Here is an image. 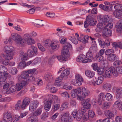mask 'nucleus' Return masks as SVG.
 <instances>
[{
    "label": "nucleus",
    "instance_id": "nucleus-1",
    "mask_svg": "<svg viewBox=\"0 0 122 122\" xmlns=\"http://www.w3.org/2000/svg\"><path fill=\"white\" fill-rule=\"evenodd\" d=\"M67 39L62 38L60 41V43L62 44H64L65 45L62 48L61 51V56H57L58 59L61 62L66 61V58L69 56L68 48H72V46L68 42H66Z\"/></svg>",
    "mask_w": 122,
    "mask_h": 122
},
{
    "label": "nucleus",
    "instance_id": "nucleus-2",
    "mask_svg": "<svg viewBox=\"0 0 122 122\" xmlns=\"http://www.w3.org/2000/svg\"><path fill=\"white\" fill-rule=\"evenodd\" d=\"M70 70L69 68H67L64 70L61 73L60 76L57 78L56 80V85L58 86L59 84L58 83L61 82V80L62 79L66 80L67 78V76L69 75L70 73Z\"/></svg>",
    "mask_w": 122,
    "mask_h": 122
},
{
    "label": "nucleus",
    "instance_id": "nucleus-3",
    "mask_svg": "<svg viewBox=\"0 0 122 122\" xmlns=\"http://www.w3.org/2000/svg\"><path fill=\"white\" fill-rule=\"evenodd\" d=\"M86 57L87 59H84V58L81 57V55L79 56L76 59L77 61L79 62L82 61L83 63H86L92 61L91 59L93 58L92 53L91 51H88L86 53Z\"/></svg>",
    "mask_w": 122,
    "mask_h": 122
},
{
    "label": "nucleus",
    "instance_id": "nucleus-4",
    "mask_svg": "<svg viewBox=\"0 0 122 122\" xmlns=\"http://www.w3.org/2000/svg\"><path fill=\"white\" fill-rule=\"evenodd\" d=\"M4 52L6 54L7 59H12L13 56L14 54L13 52L14 48L12 46H5L4 49Z\"/></svg>",
    "mask_w": 122,
    "mask_h": 122
},
{
    "label": "nucleus",
    "instance_id": "nucleus-5",
    "mask_svg": "<svg viewBox=\"0 0 122 122\" xmlns=\"http://www.w3.org/2000/svg\"><path fill=\"white\" fill-rule=\"evenodd\" d=\"M81 92V88L80 87H79L76 89H73L72 90L71 93V96L75 98L76 96H78L81 100L82 101L80 97L79 94Z\"/></svg>",
    "mask_w": 122,
    "mask_h": 122
},
{
    "label": "nucleus",
    "instance_id": "nucleus-6",
    "mask_svg": "<svg viewBox=\"0 0 122 122\" xmlns=\"http://www.w3.org/2000/svg\"><path fill=\"white\" fill-rule=\"evenodd\" d=\"M72 115L74 118H76L77 120L79 121L81 119L83 114L81 112V110H78L77 112L75 111L73 112Z\"/></svg>",
    "mask_w": 122,
    "mask_h": 122
},
{
    "label": "nucleus",
    "instance_id": "nucleus-7",
    "mask_svg": "<svg viewBox=\"0 0 122 122\" xmlns=\"http://www.w3.org/2000/svg\"><path fill=\"white\" fill-rule=\"evenodd\" d=\"M98 21L100 23H102L106 24V23L109 22V17L108 16H98Z\"/></svg>",
    "mask_w": 122,
    "mask_h": 122
},
{
    "label": "nucleus",
    "instance_id": "nucleus-8",
    "mask_svg": "<svg viewBox=\"0 0 122 122\" xmlns=\"http://www.w3.org/2000/svg\"><path fill=\"white\" fill-rule=\"evenodd\" d=\"M4 120L0 121V122H11L12 121V118L10 113L7 112L5 113L3 115Z\"/></svg>",
    "mask_w": 122,
    "mask_h": 122
},
{
    "label": "nucleus",
    "instance_id": "nucleus-9",
    "mask_svg": "<svg viewBox=\"0 0 122 122\" xmlns=\"http://www.w3.org/2000/svg\"><path fill=\"white\" fill-rule=\"evenodd\" d=\"M39 102L37 101H32L29 106V110L31 112L35 110L37 108L39 105Z\"/></svg>",
    "mask_w": 122,
    "mask_h": 122
},
{
    "label": "nucleus",
    "instance_id": "nucleus-10",
    "mask_svg": "<svg viewBox=\"0 0 122 122\" xmlns=\"http://www.w3.org/2000/svg\"><path fill=\"white\" fill-rule=\"evenodd\" d=\"M112 70H113V75L117 76L118 73L120 74H122V66H119L116 68V69L114 67H112Z\"/></svg>",
    "mask_w": 122,
    "mask_h": 122
},
{
    "label": "nucleus",
    "instance_id": "nucleus-11",
    "mask_svg": "<svg viewBox=\"0 0 122 122\" xmlns=\"http://www.w3.org/2000/svg\"><path fill=\"white\" fill-rule=\"evenodd\" d=\"M86 20L88 21L89 25L91 26L95 25L97 22L96 20L94 19L91 16H87L86 18Z\"/></svg>",
    "mask_w": 122,
    "mask_h": 122
},
{
    "label": "nucleus",
    "instance_id": "nucleus-12",
    "mask_svg": "<svg viewBox=\"0 0 122 122\" xmlns=\"http://www.w3.org/2000/svg\"><path fill=\"white\" fill-rule=\"evenodd\" d=\"M112 67L113 66H111L110 68H107L106 69V70L105 71V73L104 74V76L106 78H110L111 76L112 73L113 75V70H112Z\"/></svg>",
    "mask_w": 122,
    "mask_h": 122
},
{
    "label": "nucleus",
    "instance_id": "nucleus-13",
    "mask_svg": "<svg viewBox=\"0 0 122 122\" xmlns=\"http://www.w3.org/2000/svg\"><path fill=\"white\" fill-rule=\"evenodd\" d=\"M30 102V100L28 97H26L23 100L21 103V109H24L27 106Z\"/></svg>",
    "mask_w": 122,
    "mask_h": 122
},
{
    "label": "nucleus",
    "instance_id": "nucleus-14",
    "mask_svg": "<svg viewBox=\"0 0 122 122\" xmlns=\"http://www.w3.org/2000/svg\"><path fill=\"white\" fill-rule=\"evenodd\" d=\"M69 114L68 112L63 113L61 114V119L62 122H69L68 120Z\"/></svg>",
    "mask_w": 122,
    "mask_h": 122
},
{
    "label": "nucleus",
    "instance_id": "nucleus-15",
    "mask_svg": "<svg viewBox=\"0 0 122 122\" xmlns=\"http://www.w3.org/2000/svg\"><path fill=\"white\" fill-rule=\"evenodd\" d=\"M116 27L117 31L119 33H122V19L118 21L117 23Z\"/></svg>",
    "mask_w": 122,
    "mask_h": 122
},
{
    "label": "nucleus",
    "instance_id": "nucleus-16",
    "mask_svg": "<svg viewBox=\"0 0 122 122\" xmlns=\"http://www.w3.org/2000/svg\"><path fill=\"white\" fill-rule=\"evenodd\" d=\"M90 99H87L83 101L82 102V105L85 108L88 109H90L91 105L90 103Z\"/></svg>",
    "mask_w": 122,
    "mask_h": 122
},
{
    "label": "nucleus",
    "instance_id": "nucleus-17",
    "mask_svg": "<svg viewBox=\"0 0 122 122\" xmlns=\"http://www.w3.org/2000/svg\"><path fill=\"white\" fill-rule=\"evenodd\" d=\"M103 36L104 37L110 36L111 35L112 31L111 30L104 28L102 31Z\"/></svg>",
    "mask_w": 122,
    "mask_h": 122
},
{
    "label": "nucleus",
    "instance_id": "nucleus-18",
    "mask_svg": "<svg viewBox=\"0 0 122 122\" xmlns=\"http://www.w3.org/2000/svg\"><path fill=\"white\" fill-rule=\"evenodd\" d=\"M59 42L57 41H55L54 42H51L50 45L51 49L55 50H57L59 48L58 44Z\"/></svg>",
    "mask_w": 122,
    "mask_h": 122
},
{
    "label": "nucleus",
    "instance_id": "nucleus-19",
    "mask_svg": "<svg viewBox=\"0 0 122 122\" xmlns=\"http://www.w3.org/2000/svg\"><path fill=\"white\" fill-rule=\"evenodd\" d=\"M48 101H49L51 103L58 102H59L58 97L54 95H52L51 98H49Z\"/></svg>",
    "mask_w": 122,
    "mask_h": 122
},
{
    "label": "nucleus",
    "instance_id": "nucleus-20",
    "mask_svg": "<svg viewBox=\"0 0 122 122\" xmlns=\"http://www.w3.org/2000/svg\"><path fill=\"white\" fill-rule=\"evenodd\" d=\"M19 57L22 60L25 61L27 59L28 55L27 53L26 54L23 51H21L20 52Z\"/></svg>",
    "mask_w": 122,
    "mask_h": 122
},
{
    "label": "nucleus",
    "instance_id": "nucleus-21",
    "mask_svg": "<svg viewBox=\"0 0 122 122\" xmlns=\"http://www.w3.org/2000/svg\"><path fill=\"white\" fill-rule=\"evenodd\" d=\"M89 38V36L88 35H86L84 36H82L78 38V40L79 41L85 43L88 42Z\"/></svg>",
    "mask_w": 122,
    "mask_h": 122
},
{
    "label": "nucleus",
    "instance_id": "nucleus-22",
    "mask_svg": "<svg viewBox=\"0 0 122 122\" xmlns=\"http://www.w3.org/2000/svg\"><path fill=\"white\" fill-rule=\"evenodd\" d=\"M104 114L105 116L107 117V118H109V119H112L114 116V114L109 110H106L104 112Z\"/></svg>",
    "mask_w": 122,
    "mask_h": 122
},
{
    "label": "nucleus",
    "instance_id": "nucleus-23",
    "mask_svg": "<svg viewBox=\"0 0 122 122\" xmlns=\"http://www.w3.org/2000/svg\"><path fill=\"white\" fill-rule=\"evenodd\" d=\"M117 56L116 55L112 53L109 56H108L107 58L109 61H113L117 60Z\"/></svg>",
    "mask_w": 122,
    "mask_h": 122
},
{
    "label": "nucleus",
    "instance_id": "nucleus-24",
    "mask_svg": "<svg viewBox=\"0 0 122 122\" xmlns=\"http://www.w3.org/2000/svg\"><path fill=\"white\" fill-rule=\"evenodd\" d=\"M25 72H27L28 74L30 75L33 76L36 74L37 73V71L35 68L30 69L25 71Z\"/></svg>",
    "mask_w": 122,
    "mask_h": 122
},
{
    "label": "nucleus",
    "instance_id": "nucleus-25",
    "mask_svg": "<svg viewBox=\"0 0 122 122\" xmlns=\"http://www.w3.org/2000/svg\"><path fill=\"white\" fill-rule=\"evenodd\" d=\"M17 90L16 86L15 85L12 86L9 89L6 91V93L7 94H9L13 93Z\"/></svg>",
    "mask_w": 122,
    "mask_h": 122
},
{
    "label": "nucleus",
    "instance_id": "nucleus-26",
    "mask_svg": "<svg viewBox=\"0 0 122 122\" xmlns=\"http://www.w3.org/2000/svg\"><path fill=\"white\" fill-rule=\"evenodd\" d=\"M85 73L87 77L90 78H92L95 75L94 72L89 70H86Z\"/></svg>",
    "mask_w": 122,
    "mask_h": 122
},
{
    "label": "nucleus",
    "instance_id": "nucleus-27",
    "mask_svg": "<svg viewBox=\"0 0 122 122\" xmlns=\"http://www.w3.org/2000/svg\"><path fill=\"white\" fill-rule=\"evenodd\" d=\"M99 7L105 11L109 12L111 11V9H110L108 6L103 5L102 4H101L99 5Z\"/></svg>",
    "mask_w": 122,
    "mask_h": 122
},
{
    "label": "nucleus",
    "instance_id": "nucleus-28",
    "mask_svg": "<svg viewBox=\"0 0 122 122\" xmlns=\"http://www.w3.org/2000/svg\"><path fill=\"white\" fill-rule=\"evenodd\" d=\"M28 122H38L37 118L35 117L34 116H31L29 117L27 119Z\"/></svg>",
    "mask_w": 122,
    "mask_h": 122
},
{
    "label": "nucleus",
    "instance_id": "nucleus-29",
    "mask_svg": "<svg viewBox=\"0 0 122 122\" xmlns=\"http://www.w3.org/2000/svg\"><path fill=\"white\" fill-rule=\"evenodd\" d=\"M42 111V108H39L34 112L33 115L34 116H38L41 114Z\"/></svg>",
    "mask_w": 122,
    "mask_h": 122
},
{
    "label": "nucleus",
    "instance_id": "nucleus-30",
    "mask_svg": "<svg viewBox=\"0 0 122 122\" xmlns=\"http://www.w3.org/2000/svg\"><path fill=\"white\" fill-rule=\"evenodd\" d=\"M75 77L76 79L78 82H80L81 83L83 82V78L80 75L76 74L75 75Z\"/></svg>",
    "mask_w": 122,
    "mask_h": 122
},
{
    "label": "nucleus",
    "instance_id": "nucleus-31",
    "mask_svg": "<svg viewBox=\"0 0 122 122\" xmlns=\"http://www.w3.org/2000/svg\"><path fill=\"white\" fill-rule=\"evenodd\" d=\"M103 78L102 76L99 77L95 81L96 84L99 85L101 84L103 82Z\"/></svg>",
    "mask_w": 122,
    "mask_h": 122
},
{
    "label": "nucleus",
    "instance_id": "nucleus-32",
    "mask_svg": "<svg viewBox=\"0 0 122 122\" xmlns=\"http://www.w3.org/2000/svg\"><path fill=\"white\" fill-rule=\"evenodd\" d=\"M97 71L99 75H102L104 77V72L105 71V69L104 68L102 67H99L97 68Z\"/></svg>",
    "mask_w": 122,
    "mask_h": 122
},
{
    "label": "nucleus",
    "instance_id": "nucleus-33",
    "mask_svg": "<svg viewBox=\"0 0 122 122\" xmlns=\"http://www.w3.org/2000/svg\"><path fill=\"white\" fill-rule=\"evenodd\" d=\"M98 96L99 98L98 99V103H100V104L102 102L101 99L103 101L104 100L105 95L103 93H101Z\"/></svg>",
    "mask_w": 122,
    "mask_h": 122
},
{
    "label": "nucleus",
    "instance_id": "nucleus-34",
    "mask_svg": "<svg viewBox=\"0 0 122 122\" xmlns=\"http://www.w3.org/2000/svg\"><path fill=\"white\" fill-rule=\"evenodd\" d=\"M81 91L83 95L85 97L88 96L90 92L89 90L86 89L85 88H82Z\"/></svg>",
    "mask_w": 122,
    "mask_h": 122
},
{
    "label": "nucleus",
    "instance_id": "nucleus-35",
    "mask_svg": "<svg viewBox=\"0 0 122 122\" xmlns=\"http://www.w3.org/2000/svg\"><path fill=\"white\" fill-rule=\"evenodd\" d=\"M71 83L74 85L76 86H80L81 85V83L80 82H78L76 80H73L71 82Z\"/></svg>",
    "mask_w": 122,
    "mask_h": 122
},
{
    "label": "nucleus",
    "instance_id": "nucleus-36",
    "mask_svg": "<svg viewBox=\"0 0 122 122\" xmlns=\"http://www.w3.org/2000/svg\"><path fill=\"white\" fill-rule=\"evenodd\" d=\"M51 104L48 101H47L46 103L44 106V109L46 112L48 111L49 110L51 106Z\"/></svg>",
    "mask_w": 122,
    "mask_h": 122
},
{
    "label": "nucleus",
    "instance_id": "nucleus-37",
    "mask_svg": "<svg viewBox=\"0 0 122 122\" xmlns=\"http://www.w3.org/2000/svg\"><path fill=\"white\" fill-rule=\"evenodd\" d=\"M7 56H6L5 58V60H3V59H2V62H0V63H1L3 65H7L9 64V60L11 59H7Z\"/></svg>",
    "mask_w": 122,
    "mask_h": 122
},
{
    "label": "nucleus",
    "instance_id": "nucleus-38",
    "mask_svg": "<svg viewBox=\"0 0 122 122\" xmlns=\"http://www.w3.org/2000/svg\"><path fill=\"white\" fill-rule=\"evenodd\" d=\"M111 85L109 83H107L103 85V88L105 90L107 91H109L111 90Z\"/></svg>",
    "mask_w": 122,
    "mask_h": 122
},
{
    "label": "nucleus",
    "instance_id": "nucleus-39",
    "mask_svg": "<svg viewBox=\"0 0 122 122\" xmlns=\"http://www.w3.org/2000/svg\"><path fill=\"white\" fill-rule=\"evenodd\" d=\"M34 23L36 24L37 25H41L43 26V21L42 20H36L34 21Z\"/></svg>",
    "mask_w": 122,
    "mask_h": 122
},
{
    "label": "nucleus",
    "instance_id": "nucleus-40",
    "mask_svg": "<svg viewBox=\"0 0 122 122\" xmlns=\"http://www.w3.org/2000/svg\"><path fill=\"white\" fill-rule=\"evenodd\" d=\"M106 25L104 27V28L106 29L111 30L113 27V24L112 23H109L108 22L106 23Z\"/></svg>",
    "mask_w": 122,
    "mask_h": 122
},
{
    "label": "nucleus",
    "instance_id": "nucleus-41",
    "mask_svg": "<svg viewBox=\"0 0 122 122\" xmlns=\"http://www.w3.org/2000/svg\"><path fill=\"white\" fill-rule=\"evenodd\" d=\"M114 15H122V9L115 10L113 12Z\"/></svg>",
    "mask_w": 122,
    "mask_h": 122
},
{
    "label": "nucleus",
    "instance_id": "nucleus-42",
    "mask_svg": "<svg viewBox=\"0 0 122 122\" xmlns=\"http://www.w3.org/2000/svg\"><path fill=\"white\" fill-rule=\"evenodd\" d=\"M105 97L107 100L111 101L112 99V96L110 93H107Z\"/></svg>",
    "mask_w": 122,
    "mask_h": 122
},
{
    "label": "nucleus",
    "instance_id": "nucleus-43",
    "mask_svg": "<svg viewBox=\"0 0 122 122\" xmlns=\"http://www.w3.org/2000/svg\"><path fill=\"white\" fill-rule=\"evenodd\" d=\"M25 63V61H23L22 62H20L19 64L18 67L20 69L23 68L26 66Z\"/></svg>",
    "mask_w": 122,
    "mask_h": 122
},
{
    "label": "nucleus",
    "instance_id": "nucleus-44",
    "mask_svg": "<svg viewBox=\"0 0 122 122\" xmlns=\"http://www.w3.org/2000/svg\"><path fill=\"white\" fill-rule=\"evenodd\" d=\"M27 55L29 57H32L36 56L33 53V51L30 49H28L27 53Z\"/></svg>",
    "mask_w": 122,
    "mask_h": 122
},
{
    "label": "nucleus",
    "instance_id": "nucleus-45",
    "mask_svg": "<svg viewBox=\"0 0 122 122\" xmlns=\"http://www.w3.org/2000/svg\"><path fill=\"white\" fill-rule=\"evenodd\" d=\"M45 78L46 80H49L52 78V75L50 73H47L45 75Z\"/></svg>",
    "mask_w": 122,
    "mask_h": 122
},
{
    "label": "nucleus",
    "instance_id": "nucleus-46",
    "mask_svg": "<svg viewBox=\"0 0 122 122\" xmlns=\"http://www.w3.org/2000/svg\"><path fill=\"white\" fill-rule=\"evenodd\" d=\"M30 47L32 50V51H33L35 55L36 56L38 54L37 48L32 45Z\"/></svg>",
    "mask_w": 122,
    "mask_h": 122
},
{
    "label": "nucleus",
    "instance_id": "nucleus-47",
    "mask_svg": "<svg viewBox=\"0 0 122 122\" xmlns=\"http://www.w3.org/2000/svg\"><path fill=\"white\" fill-rule=\"evenodd\" d=\"M20 40L18 42L17 44L21 46H24L26 43V41L24 39H22L21 38Z\"/></svg>",
    "mask_w": 122,
    "mask_h": 122
},
{
    "label": "nucleus",
    "instance_id": "nucleus-48",
    "mask_svg": "<svg viewBox=\"0 0 122 122\" xmlns=\"http://www.w3.org/2000/svg\"><path fill=\"white\" fill-rule=\"evenodd\" d=\"M114 51L112 49H108L105 52V54L107 56H109L111 54H112L114 52Z\"/></svg>",
    "mask_w": 122,
    "mask_h": 122
},
{
    "label": "nucleus",
    "instance_id": "nucleus-49",
    "mask_svg": "<svg viewBox=\"0 0 122 122\" xmlns=\"http://www.w3.org/2000/svg\"><path fill=\"white\" fill-rule=\"evenodd\" d=\"M110 106V103L105 102L102 105V108L103 109H106L108 108Z\"/></svg>",
    "mask_w": 122,
    "mask_h": 122
},
{
    "label": "nucleus",
    "instance_id": "nucleus-50",
    "mask_svg": "<svg viewBox=\"0 0 122 122\" xmlns=\"http://www.w3.org/2000/svg\"><path fill=\"white\" fill-rule=\"evenodd\" d=\"M114 8L116 10H118L122 9V4L115 5Z\"/></svg>",
    "mask_w": 122,
    "mask_h": 122
},
{
    "label": "nucleus",
    "instance_id": "nucleus-51",
    "mask_svg": "<svg viewBox=\"0 0 122 122\" xmlns=\"http://www.w3.org/2000/svg\"><path fill=\"white\" fill-rule=\"evenodd\" d=\"M88 115L91 117H93L95 116L94 112L92 110H89L88 112Z\"/></svg>",
    "mask_w": 122,
    "mask_h": 122
},
{
    "label": "nucleus",
    "instance_id": "nucleus-52",
    "mask_svg": "<svg viewBox=\"0 0 122 122\" xmlns=\"http://www.w3.org/2000/svg\"><path fill=\"white\" fill-rule=\"evenodd\" d=\"M98 41L99 45L101 47L103 48L104 41L101 38H99L98 39Z\"/></svg>",
    "mask_w": 122,
    "mask_h": 122
},
{
    "label": "nucleus",
    "instance_id": "nucleus-53",
    "mask_svg": "<svg viewBox=\"0 0 122 122\" xmlns=\"http://www.w3.org/2000/svg\"><path fill=\"white\" fill-rule=\"evenodd\" d=\"M16 86L17 88V91L20 90L23 87L22 85H21L20 83H17Z\"/></svg>",
    "mask_w": 122,
    "mask_h": 122
},
{
    "label": "nucleus",
    "instance_id": "nucleus-54",
    "mask_svg": "<svg viewBox=\"0 0 122 122\" xmlns=\"http://www.w3.org/2000/svg\"><path fill=\"white\" fill-rule=\"evenodd\" d=\"M68 105V103H63L61 106V110H63L65 109L67 107Z\"/></svg>",
    "mask_w": 122,
    "mask_h": 122
},
{
    "label": "nucleus",
    "instance_id": "nucleus-55",
    "mask_svg": "<svg viewBox=\"0 0 122 122\" xmlns=\"http://www.w3.org/2000/svg\"><path fill=\"white\" fill-rule=\"evenodd\" d=\"M0 69V73H4L7 71L6 68L4 66H2Z\"/></svg>",
    "mask_w": 122,
    "mask_h": 122
},
{
    "label": "nucleus",
    "instance_id": "nucleus-56",
    "mask_svg": "<svg viewBox=\"0 0 122 122\" xmlns=\"http://www.w3.org/2000/svg\"><path fill=\"white\" fill-rule=\"evenodd\" d=\"M60 105L58 104H56L53 107L52 109L53 111H55L58 110L59 108Z\"/></svg>",
    "mask_w": 122,
    "mask_h": 122
},
{
    "label": "nucleus",
    "instance_id": "nucleus-57",
    "mask_svg": "<svg viewBox=\"0 0 122 122\" xmlns=\"http://www.w3.org/2000/svg\"><path fill=\"white\" fill-rule=\"evenodd\" d=\"M27 44H34L35 42L34 40L32 39L31 37L27 40L26 41Z\"/></svg>",
    "mask_w": 122,
    "mask_h": 122
},
{
    "label": "nucleus",
    "instance_id": "nucleus-58",
    "mask_svg": "<svg viewBox=\"0 0 122 122\" xmlns=\"http://www.w3.org/2000/svg\"><path fill=\"white\" fill-rule=\"evenodd\" d=\"M51 41L49 40H45L44 42V45L45 47L49 46V44Z\"/></svg>",
    "mask_w": 122,
    "mask_h": 122
},
{
    "label": "nucleus",
    "instance_id": "nucleus-59",
    "mask_svg": "<svg viewBox=\"0 0 122 122\" xmlns=\"http://www.w3.org/2000/svg\"><path fill=\"white\" fill-rule=\"evenodd\" d=\"M116 122H122V118L120 116H118L115 119Z\"/></svg>",
    "mask_w": 122,
    "mask_h": 122
},
{
    "label": "nucleus",
    "instance_id": "nucleus-60",
    "mask_svg": "<svg viewBox=\"0 0 122 122\" xmlns=\"http://www.w3.org/2000/svg\"><path fill=\"white\" fill-rule=\"evenodd\" d=\"M38 46L39 49L42 51L44 52L45 51V49L40 44H38Z\"/></svg>",
    "mask_w": 122,
    "mask_h": 122
},
{
    "label": "nucleus",
    "instance_id": "nucleus-61",
    "mask_svg": "<svg viewBox=\"0 0 122 122\" xmlns=\"http://www.w3.org/2000/svg\"><path fill=\"white\" fill-rule=\"evenodd\" d=\"M48 115V113H43L41 116V119L43 120H45L47 117Z\"/></svg>",
    "mask_w": 122,
    "mask_h": 122
},
{
    "label": "nucleus",
    "instance_id": "nucleus-62",
    "mask_svg": "<svg viewBox=\"0 0 122 122\" xmlns=\"http://www.w3.org/2000/svg\"><path fill=\"white\" fill-rule=\"evenodd\" d=\"M17 72V69L15 67L12 68L11 71V74L13 75L16 74Z\"/></svg>",
    "mask_w": 122,
    "mask_h": 122
},
{
    "label": "nucleus",
    "instance_id": "nucleus-63",
    "mask_svg": "<svg viewBox=\"0 0 122 122\" xmlns=\"http://www.w3.org/2000/svg\"><path fill=\"white\" fill-rule=\"evenodd\" d=\"M21 75V77L23 79L27 78L30 76L29 74H28L27 72Z\"/></svg>",
    "mask_w": 122,
    "mask_h": 122
},
{
    "label": "nucleus",
    "instance_id": "nucleus-64",
    "mask_svg": "<svg viewBox=\"0 0 122 122\" xmlns=\"http://www.w3.org/2000/svg\"><path fill=\"white\" fill-rule=\"evenodd\" d=\"M6 80L4 78L0 79V84L1 86H3L5 84Z\"/></svg>",
    "mask_w": 122,
    "mask_h": 122
}]
</instances>
